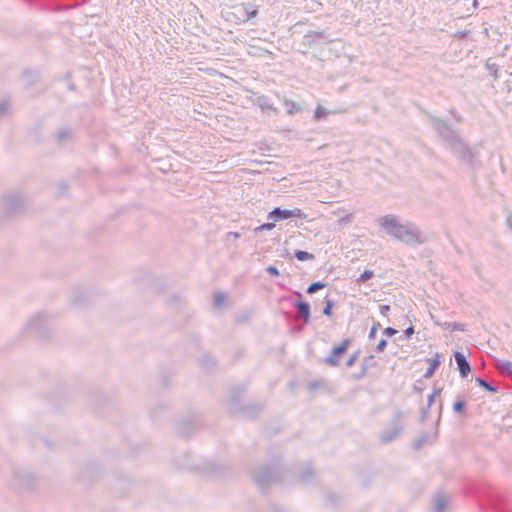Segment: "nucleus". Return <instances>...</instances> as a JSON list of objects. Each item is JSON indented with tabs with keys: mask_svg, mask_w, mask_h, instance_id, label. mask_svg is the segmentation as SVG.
<instances>
[{
	"mask_svg": "<svg viewBox=\"0 0 512 512\" xmlns=\"http://www.w3.org/2000/svg\"><path fill=\"white\" fill-rule=\"evenodd\" d=\"M387 233L405 243H421L420 233L411 225L401 224L394 215H386L380 220Z\"/></svg>",
	"mask_w": 512,
	"mask_h": 512,
	"instance_id": "obj_1",
	"label": "nucleus"
},
{
	"mask_svg": "<svg viewBox=\"0 0 512 512\" xmlns=\"http://www.w3.org/2000/svg\"><path fill=\"white\" fill-rule=\"evenodd\" d=\"M350 345L349 339H344L339 345L335 346L330 355L325 359V363L329 366H337L342 356L346 353Z\"/></svg>",
	"mask_w": 512,
	"mask_h": 512,
	"instance_id": "obj_2",
	"label": "nucleus"
},
{
	"mask_svg": "<svg viewBox=\"0 0 512 512\" xmlns=\"http://www.w3.org/2000/svg\"><path fill=\"white\" fill-rule=\"evenodd\" d=\"M235 13L240 21H247L255 17L258 13L257 7L251 4L242 3L235 6Z\"/></svg>",
	"mask_w": 512,
	"mask_h": 512,
	"instance_id": "obj_3",
	"label": "nucleus"
},
{
	"mask_svg": "<svg viewBox=\"0 0 512 512\" xmlns=\"http://www.w3.org/2000/svg\"><path fill=\"white\" fill-rule=\"evenodd\" d=\"M269 218L275 217V219H287L291 217L305 218V214L301 209L294 210H282L280 208H274L268 215Z\"/></svg>",
	"mask_w": 512,
	"mask_h": 512,
	"instance_id": "obj_4",
	"label": "nucleus"
},
{
	"mask_svg": "<svg viewBox=\"0 0 512 512\" xmlns=\"http://www.w3.org/2000/svg\"><path fill=\"white\" fill-rule=\"evenodd\" d=\"M455 360L457 362V365H458V368H459V371H460L461 375L463 377L467 376L468 373L470 372V365L467 362L465 356L462 353H460V352H456L455 353Z\"/></svg>",
	"mask_w": 512,
	"mask_h": 512,
	"instance_id": "obj_5",
	"label": "nucleus"
},
{
	"mask_svg": "<svg viewBox=\"0 0 512 512\" xmlns=\"http://www.w3.org/2000/svg\"><path fill=\"white\" fill-rule=\"evenodd\" d=\"M429 362V368L424 374L425 378H430L434 374L435 370L438 368V366L441 363V356L440 354H435V356L432 359L428 360Z\"/></svg>",
	"mask_w": 512,
	"mask_h": 512,
	"instance_id": "obj_6",
	"label": "nucleus"
},
{
	"mask_svg": "<svg viewBox=\"0 0 512 512\" xmlns=\"http://www.w3.org/2000/svg\"><path fill=\"white\" fill-rule=\"evenodd\" d=\"M297 310L303 317L304 321L308 323L310 321V307L306 302H299L297 304Z\"/></svg>",
	"mask_w": 512,
	"mask_h": 512,
	"instance_id": "obj_7",
	"label": "nucleus"
},
{
	"mask_svg": "<svg viewBox=\"0 0 512 512\" xmlns=\"http://www.w3.org/2000/svg\"><path fill=\"white\" fill-rule=\"evenodd\" d=\"M497 367L502 373L512 376V362L507 360H500L497 364Z\"/></svg>",
	"mask_w": 512,
	"mask_h": 512,
	"instance_id": "obj_8",
	"label": "nucleus"
},
{
	"mask_svg": "<svg viewBox=\"0 0 512 512\" xmlns=\"http://www.w3.org/2000/svg\"><path fill=\"white\" fill-rule=\"evenodd\" d=\"M295 257L299 260V261H305V260H312L314 259V255L309 253V252H306V251H296L295 252Z\"/></svg>",
	"mask_w": 512,
	"mask_h": 512,
	"instance_id": "obj_9",
	"label": "nucleus"
},
{
	"mask_svg": "<svg viewBox=\"0 0 512 512\" xmlns=\"http://www.w3.org/2000/svg\"><path fill=\"white\" fill-rule=\"evenodd\" d=\"M325 286H326V284H324V283L314 282L307 288V293L312 294V293L316 292L317 290L324 288Z\"/></svg>",
	"mask_w": 512,
	"mask_h": 512,
	"instance_id": "obj_10",
	"label": "nucleus"
},
{
	"mask_svg": "<svg viewBox=\"0 0 512 512\" xmlns=\"http://www.w3.org/2000/svg\"><path fill=\"white\" fill-rule=\"evenodd\" d=\"M328 115V112L326 111L325 108L321 107V106H318L315 110V118L316 119H321V118H324Z\"/></svg>",
	"mask_w": 512,
	"mask_h": 512,
	"instance_id": "obj_11",
	"label": "nucleus"
},
{
	"mask_svg": "<svg viewBox=\"0 0 512 512\" xmlns=\"http://www.w3.org/2000/svg\"><path fill=\"white\" fill-rule=\"evenodd\" d=\"M374 275L373 271L371 270H365L359 277V280L364 282L370 278H372Z\"/></svg>",
	"mask_w": 512,
	"mask_h": 512,
	"instance_id": "obj_12",
	"label": "nucleus"
},
{
	"mask_svg": "<svg viewBox=\"0 0 512 512\" xmlns=\"http://www.w3.org/2000/svg\"><path fill=\"white\" fill-rule=\"evenodd\" d=\"M332 307H333V301L332 300H327L326 301V306L323 310V313L326 315V316H331V311H332Z\"/></svg>",
	"mask_w": 512,
	"mask_h": 512,
	"instance_id": "obj_13",
	"label": "nucleus"
},
{
	"mask_svg": "<svg viewBox=\"0 0 512 512\" xmlns=\"http://www.w3.org/2000/svg\"><path fill=\"white\" fill-rule=\"evenodd\" d=\"M357 357H358V353H354V354H352V355L350 356V358L347 360L346 365H347L348 367L352 366V365L354 364L355 360L357 359Z\"/></svg>",
	"mask_w": 512,
	"mask_h": 512,
	"instance_id": "obj_14",
	"label": "nucleus"
},
{
	"mask_svg": "<svg viewBox=\"0 0 512 512\" xmlns=\"http://www.w3.org/2000/svg\"><path fill=\"white\" fill-rule=\"evenodd\" d=\"M267 272L270 273L273 276H278L279 275L278 269L276 267H274V266H269L267 268Z\"/></svg>",
	"mask_w": 512,
	"mask_h": 512,
	"instance_id": "obj_15",
	"label": "nucleus"
},
{
	"mask_svg": "<svg viewBox=\"0 0 512 512\" xmlns=\"http://www.w3.org/2000/svg\"><path fill=\"white\" fill-rule=\"evenodd\" d=\"M389 311H390V306L389 305H381L380 306V313H381V315L386 316Z\"/></svg>",
	"mask_w": 512,
	"mask_h": 512,
	"instance_id": "obj_16",
	"label": "nucleus"
},
{
	"mask_svg": "<svg viewBox=\"0 0 512 512\" xmlns=\"http://www.w3.org/2000/svg\"><path fill=\"white\" fill-rule=\"evenodd\" d=\"M384 333L387 336H393L397 333V330H395L394 328H391V327H387V328H385Z\"/></svg>",
	"mask_w": 512,
	"mask_h": 512,
	"instance_id": "obj_17",
	"label": "nucleus"
},
{
	"mask_svg": "<svg viewBox=\"0 0 512 512\" xmlns=\"http://www.w3.org/2000/svg\"><path fill=\"white\" fill-rule=\"evenodd\" d=\"M385 346H386V341H385V340H381V341L378 343V345H377V347H376V350H377V351H383V350H384V348H385Z\"/></svg>",
	"mask_w": 512,
	"mask_h": 512,
	"instance_id": "obj_18",
	"label": "nucleus"
},
{
	"mask_svg": "<svg viewBox=\"0 0 512 512\" xmlns=\"http://www.w3.org/2000/svg\"><path fill=\"white\" fill-rule=\"evenodd\" d=\"M379 326H380L379 323H377V324L372 326L371 331L369 333V337H374L375 332H376V330L378 329Z\"/></svg>",
	"mask_w": 512,
	"mask_h": 512,
	"instance_id": "obj_19",
	"label": "nucleus"
},
{
	"mask_svg": "<svg viewBox=\"0 0 512 512\" xmlns=\"http://www.w3.org/2000/svg\"><path fill=\"white\" fill-rule=\"evenodd\" d=\"M413 333H414V329H413V327H408V328L405 330V335H406L407 337L412 336V335H413Z\"/></svg>",
	"mask_w": 512,
	"mask_h": 512,
	"instance_id": "obj_20",
	"label": "nucleus"
},
{
	"mask_svg": "<svg viewBox=\"0 0 512 512\" xmlns=\"http://www.w3.org/2000/svg\"><path fill=\"white\" fill-rule=\"evenodd\" d=\"M223 301H224V296H222V295H218V296L216 297V303H217V304H221Z\"/></svg>",
	"mask_w": 512,
	"mask_h": 512,
	"instance_id": "obj_21",
	"label": "nucleus"
},
{
	"mask_svg": "<svg viewBox=\"0 0 512 512\" xmlns=\"http://www.w3.org/2000/svg\"><path fill=\"white\" fill-rule=\"evenodd\" d=\"M273 227H274L273 224H264V225L261 226V229H271Z\"/></svg>",
	"mask_w": 512,
	"mask_h": 512,
	"instance_id": "obj_22",
	"label": "nucleus"
},
{
	"mask_svg": "<svg viewBox=\"0 0 512 512\" xmlns=\"http://www.w3.org/2000/svg\"><path fill=\"white\" fill-rule=\"evenodd\" d=\"M437 506H438V510L442 511L444 509L445 504H444V502L441 501V502L438 503Z\"/></svg>",
	"mask_w": 512,
	"mask_h": 512,
	"instance_id": "obj_23",
	"label": "nucleus"
},
{
	"mask_svg": "<svg viewBox=\"0 0 512 512\" xmlns=\"http://www.w3.org/2000/svg\"><path fill=\"white\" fill-rule=\"evenodd\" d=\"M508 224L512 228V215L508 219Z\"/></svg>",
	"mask_w": 512,
	"mask_h": 512,
	"instance_id": "obj_24",
	"label": "nucleus"
},
{
	"mask_svg": "<svg viewBox=\"0 0 512 512\" xmlns=\"http://www.w3.org/2000/svg\"><path fill=\"white\" fill-rule=\"evenodd\" d=\"M479 382L481 383V385L487 386V384L483 380H479Z\"/></svg>",
	"mask_w": 512,
	"mask_h": 512,
	"instance_id": "obj_25",
	"label": "nucleus"
}]
</instances>
